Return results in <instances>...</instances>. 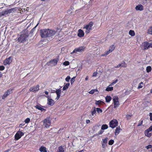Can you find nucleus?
Masks as SVG:
<instances>
[{
  "instance_id": "1",
  "label": "nucleus",
  "mask_w": 152,
  "mask_h": 152,
  "mask_svg": "<svg viewBox=\"0 0 152 152\" xmlns=\"http://www.w3.org/2000/svg\"><path fill=\"white\" fill-rule=\"evenodd\" d=\"M94 23L92 21H91L88 24L84 26L83 28L85 29V32L86 34L89 33L90 31L92 29V26Z\"/></svg>"
},
{
  "instance_id": "2",
  "label": "nucleus",
  "mask_w": 152,
  "mask_h": 152,
  "mask_svg": "<svg viewBox=\"0 0 152 152\" xmlns=\"http://www.w3.org/2000/svg\"><path fill=\"white\" fill-rule=\"evenodd\" d=\"M59 58V56H58L57 57L51 60L46 64V66H53L56 65Z\"/></svg>"
},
{
  "instance_id": "3",
  "label": "nucleus",
  "mask_w": 152,
  "mask_h": 152,
  "mask_svg": "<svg viewBox=\"0 0 152 152\" xmlns=\"http://www.w3.org/2000/svg\"><path fill=\"white\" fill-rule=\"evenodd\" d=\"M118 99V97L116 95L114 96L113 97V100L114 104V108H115L118 107L120 105Z\"/></svg>"
},
{
  "instance_id": "4",
  "label": "nucleus",
  "mask_w": 152,
  "mask_h": 152,
  "mask_svg": "<svg viewBox=\"0 0 152 152\" xmlns=\"http://www.w3.org/2000/svg\"><path fill=\"white\" fill-rule=\"evenodd\" d=\"M40 32L41 36L42 38L48 37V29L41 30Z\"/></svg>"
},
{
  "instance_id": "5",
  "label": "nucleus",
  "mask_w": 152,
  "mask_h": 152,
  "mask_svg": "<svg viewBox=\"0 0 152 152\" xmlns=\"http://www.w3.org/2000/svg\"><path fill=\"white\" fill-rule=\"evenodd\" d=\"M118 122L116 119H113L109 123L110 126L112 128H114L118 125Z\"/></svg>"
},
{
  "instance_id": "6",
  "label": "nucleus",
  "mask_w": 152,
  "mask_h": 152,
  "mask_svg": "<svg viewBox=\"0 0 152 152\" xmlns=\"http://www.w3.org/2000/svg\"><path fill=\"white\" fill-rule=\"evenodd\" d=\"M24 134V133L23 131L19 130L17 132L15 136V139L17 140H18Z\"/></svg>"
},
{
  "instance_id": "7",
  "label": "nucleus",
  "mask_w": 152,
  "mask_h": 152,
  "mask_svg": "<svg viewBox=\"0 0 152 152\" xmlns=\"http://www.w3.org/2000/svg\"><path fill=\"white\" fill-rule=\"evenodd\" d=\"M28 36L25 34H22L20 35L18 38V40L20 42H23L26 40V38Z\"/></svg>"
},
{
  "instance_id": "8",
  "label": "nucleus",
  "mask_w": 152,
  "mask_h": 152,
  "mask_svg": "<svg viewBox=\"0 0 152 152\" xmlns=\"http://www.w3.org/2000/svg\"><path fill=\"white\" fill-rule=\"evenodd\" d=\"M43 121L44 126L46 128H49L51 124V121L50 119L49 118H47L44 120Z\"/></svg>"
},
{
  "instance_id": "9",
  "label": "nucleus",
  "mask_w": 152,
  "mask_h": 152,
  "mask_svg": "<svg viewBox=\"0 0 152 152\" xmlns=\"http://www.w3.org/2000/svg\"><path fill=\"white\" fill-rule=\"evenodd\" d=\"M142 44L144 49H147L150 48H152V42L149 43L145 42Z\"/></svg>"
},
{
  "instance_id": "10",
  "label": "nucleus",
  "mask_w": 152,
  "mask_h": 152,
  "mask_svg": "<svg viewBox=\"0 0 152 152\" xmlns=\"http://www.w3.org/2000/svg\"><path fill=\"white\" fill-rule=\"evenodd\" d=\"M108 138L106 137L102 139V141L101 142L102 148L103 149H105L107 146Z\"/></svg>"
},
{
  "instance_id": "11",
  "label": "nucleus",
  "mask_w": 152,
  "mask_h": 152,
  "mask_svg": "<svg viewBox=\"0 0 152 152\" xmlns=\"http://www.w3.org/2000/svg\"><path fill=\"white\" fill-rule=\"evenodd\" d=\"M85 48V47L84 46H81L78 48H76L71 53V54L77 52H82L84 51Z\"/></svg>"
},
{
  "instance_id": "12",
  "label": "nucleus",
  "mask_w": 152,
  "mask_h": 152,
  "mask_svg": "<svg viewBox=\"0 0 152 152\" xmlns=\"http://www.w3.org/2000/svg\"><path fill=\"white\" fill-rule=\"evenodd\" d=\"M46 97L48 98L47 99V104L48 105L50 106H53L54 104V101L50 97L48 96H45Z\"/></svg>"
},
{
  "instance_id": "13",
  "label": "nucleus",
  "mask_w": 152,
  "mask_h": 152,
  "mask_svg": "<svg viewBox=\"0 0 152 152\" xmlns=\"http://www.w3.org/2000/svg\"><path fill=\"white\" fill-rule=\"evenodd\" d=\"M12 61V58L11 56L9 57L8 58H7L4 61V65L9 64Z\"/></svg>"
},
{
  "instance_id": "14",
  "label": "nucleus",
  "mask_w": 152,
  "mask_h": 152,
  "mask_svg": "<svg viewBox=\"0 0 152 152\" xmlns=\"http://www.w3.org/2000/svg\"><path fill=\"white\" fill-rule=\"evenodd\" d=\"M48 37H50L55 35L56 31L54 30L48 29Z\"/></svg>"
},
{
  "instance_id": "15",
  "label": "nucleus",
  "mask_w": 152,
  "mask_h": 152,
  "mask_svg": "<svg viewBox=\"0 0 152 152\" xmlns=\"http://www.w3.org/2000/svg\"><path fill=\"white\" fill-rule=\"evenodd\" d=\"M12 90L11 89H10L8 90L2 96V98L3 99H4L7 96L10 94L12 93Z\"/></svg>"
},
{
  "instance_id": "16",
  "label": "nucleus",
  "mask_w": 152,
  "mask_h": 152,
  "mask_svg": "<svg viewBox=\"0 0 152 152\" xmlns=\"http://www.w3.org/2000/svg\"><path fill=\"white\" fill-rule=\"evenodd\" d=\"M39 90V86L38 85L36 86L31 87L29 90L30 91L35 92L38 91Z\"/></svg>"
},
{
  "instance_id": "17",
  "label": "nucleus",
  "mask_w": 152,
  "mask_h": 152,
  "mask_svg": "<svg viewBox=\"0 0 152 152\" xmlns=\"http://www.w3.org/2000/svg\"><path fill=\"white\" fill-rule=\"evenodd\" d=\"M77 35L78 36L80 37H83L84 34L83 31L81 29H80L78 31Z\"/></svg>"
},
{
  "instance_id": "18",
  "label": "nucleus",
  "mask_w": 152,
  "mask_h": 152,
  "mask_svg": "<svg viewBox=\"0 0 152 152\" xmlns=\"http://www.w3.org/2000/svg\"><path fill=\"white\" fill-rule=\"evenodd\" d=\"M9 14L7 10L5 11H3L0 12V17L3 16H6V15Z\"/></svg>"
},
{
  "instance_id": "19",
  "label": "nucleus",
  "mask_w": 152,
  "mask_h": 152,
  "mask_svg": "<svg viewBox=\"0 0 152 152\" xmlns=\"http://www.w3.org/2000/svg\"><path fill=\"white\" fill-rule=\"evenodd\" d=\"M56 93L57 95V96L55 100H57L60 96L61 93V90L59 89L57 90L56 91Z\"/></svg>"
},
{
  "instance_id": "20",
  "label": "nucleus",
  "mask_w": 152,
  "mask_h": 152,
  "mask_svg": "<svg viewBox=\"0 0 152 152\" xmlns=\"http://www.w3.org/2000/svg\"><path fill=\"white\" fill-rule=\"evenodd\" d=\"M150 131L147 130H146L144 132L145 135L148 137H150L152 136V133L150 132Z\"/></svg>"
},
{
  "instance_id": "21",
  "label": "nucleus",
  "mask_w": 152,
  "mask_h": 152,
  "mask_svg": "<svg viewBox=\"0 0 152 152\" xmlns=\"http://www.w3.org/2000/svg\"><path fill=\"white\" fill-rule=\"evenodd\" d=\"M135 9L137 10L142 11L143 10V7L141 4H139L136 7Z\"/></svg>"
},
{
  "instance_id": "22",
  "label": "nucleus",
  "mask_w": 152,
  "mask_h": 152,
  "mask_svg": "<svg viewBox=\"0 0 152 152\" xmlns=\"http://www.w3.org/2000/svg\"><path fill=\"white\" fill-rule=\"evenodd\" d=\"M35 107L39 110H40L41 111H45V110L44 109L42 106L40 105H37L35 106Z\"/></svg>"
},
{
  "instance_id": "23",
  "label": "nucleus",
  "mask_w": 152,
  "mask_h": 152,
  "mask_svg": "<svg viewBox=\"0 0 152 152\" xmlns=\"http://www.w3.org/2000/svg\"><path fill=\"white\" fill-rule=\"evenodd\" d=\"M39 150L41 152H47L46 148L44 146H41Z\"/></svg>"
},
{
  "instance_id": "24",
  "label": "nucleus",
  "mask_w": 152,
  "mask_h": 152,
  "mask_svg": "<svg viewBox=\"0 0 152 152\" xmlns=\"http://www.w3.org/2000/svg\"><path fill=\"white\" fill-rule=\"evenodd\" d=\"M121 128L119 126L116 127L115 132V135H118L119 133Z\"/></svg>"
},
{
  "instance_id": "25",
  "label": "nucleus",
  "mask_w": 152,
  "mask_h": 152,
  "mask_svg": "<svg viewBox=\"0 0 152 152\" xmlns=\"http://www.w3.org/2000/svg\"><path fill=\"white\" fill-rule=\"evenodd\" d=\"M105 99L106 101L107 102H110L112 99V98L111 96H106Z\"/></svg>"
},
{
  "instance_id": "26",
  "label": "nucleus",
  "mask_w": 152,
  "mask_h": 152,
  "mask_svg": "<svg viewBox=\"0 0 152 152\" xmlns=\"http://www.w3.org/2000/svg\"><path fill=\"white\" fill-rule=\"evenodd\" d=\"M57 152H64V148L61 146H59L58 148Z\"/></svg>"
},
{
  "instance_id": "27",
  "label": "nucleus",
  "mask_w": 152,
  "mask_h": 152,
  "mask_svg": "<svg viewBox=\"0 0 152 152\" xmlns=\"http://www.w3.org/2000/svg\"><path fill=\"white\" fill-rule=\"evenodd\" d=\"M98 92V93L99 92V91L97 89H92L91 90L89 91L88 93L89 94H93L95 92Z\"/></svg>"
},
{
  "instance_id": "28",
  "label": "nucleus",
  "mask_w": 152,
  "mask_h": 152,
  "mask_svg": "<svg viewBox=\"0 0 152 152\" xmlns=\"http://www.w3.org/2000/svg\"><path fill=\"white\" fill-rule=\"evenodd\" d=\"M9 14L10 13H12L13 12H14L16 11L15 8H12L10 9H7Z\"/></svg>"
},
{
  "instance_id": "29",
  "label": "nucleus",
  "mask_w": 152,
  "mask_h": 152,
  "mask_svg": "<svg viewBox=\"0 0 152 152\" xmlns=\"http://www.w3.org/2000/svg\"><path fill=\"white\" fill-rule=\"evenodd\" d=\"M69 85V83H66L64 86L63 88V91H64L67 89L68 88Z\"/></svg>"
},
{
  "instance_id": "30",
  "label": "nucleus",
  "mask_w": 152,
  "mask_h": 152,
  "mask_svg": "<svg viewBox=\"0 0 152 152\" xmlns=\"http://www.w3.org/2000/svg\"><path fill=\"white\" fill-rule=\"evenodd\" d=\"M115 46L114 45H113L110 46L109 50V52H110V53L112 52L115 49Z\"/></svg>"
},
{
  "instance_id": "31",
  "label": "nucleus",
  "mask_w": 152,
  "mask_h": 152,
  "mask_svg": "<svg viewBox=\"0 0 152 152\" xmlns=\"http://www.w3.org/2000/svg\"><path fill=\"white\" fill-rule=\"evenodd\" d=\"M110 85L105 90L107 91H111L113 90V87H110Z\"/></svg>"
},
{
  "instance_id": "32",
  "label": "nucleus",
  "mask_w": 152,
  "mask_h": 152,
  "mask_svg": "<svg viewBox=\"0 0 152 152\" xmlns=\"http://www.w3.org/2000/svg\"><path fill=\"white\" fill-rule=\"evenodd\" d=\"M144 84L142 82H141L139 84V85L138 86L137 88L138 89H140L142 88L143 86H144Z\"/></svg>"
},
{
  "instance_id": "33",
  "label": "nucleus",
  "mask_w": 152,
  "mask_h": 152,
  "mask_svg": "<svg viewBox=\"0 0 152 152\" xmlns=\"http://www.w3.org/2000/svg\"><path fill=\"white\" fill-rule=\"evenodd\" d=\"M129 34L132 36H134L135 35V34L134 31L130 30L129 32Z\"/></svg>"
},
{
  "instance_id": "34",
  "label": "nucleus",
  "mask_w": 152,
  "mask_h": 152,
  "mask_svg": "<svg viewBox=\"0 0 152 152\" xmlns=\"http://www.w3.org/2000/svg\"><path fill=\"white\" fill-rule=\"evenodd\" d=\"M126 66V64L125 63L124 61H122V62L118 66Z\"/></svg>"
},
{
  "instance_id": "35",
  "label": "nucleus",
  "mask_w": 152,
  "mask_h": 152,
  "mask_svg": "<svg viewBox=\"0 0 152 152\" xmlns=\"http://www.w3.org/2000/svg\"><path fill=\"white\" fill-rule=\"evenodd\" d=\"M108 128V126L106 124L103 125L101 127V129L102 130Z\"/></svg>"
},
{
  "instance_id": "36",
  "label": "nucleus",
  "mask_w": 152,
  "mask_h": 152,
  "mask_svg": "<svg viewBox=\"0 0 152 152\" xmlns=\"http://www.w3.org/2000/svg\"><path fill=\"white\" fill-rule=\"evenodd\" d=\"M102 103H104V102L102 101L99 100L96 101L95 104L96 105H99L102 104Z\"/></svg>"
},
{
  "instance_id": "37",
  "label": "nucleus",
  "mask_w": 152,
  "mask_h": 152,
  "mask_svg": "<svg viewBox=\"0 0 152 152\" xmlns=\"http://www.w3.org/2000/svg\"><path fill=\"white\" fill-rule=\"evenodd\" d=\"M91 115L92 116H95L96 113V108H94V110H93L91 111Z\"/></svg>"
},
{
  "instance_id": "38",
  "label": "nucleus",
  "mask_w": 152,
  "mask_h": 152,
  "mask_svg": "<svg viewBox=\"0 0 152 152\" xmlns=\"http://www.w3.org/2000/svg\"><path fill=\"white\" fill-rule=\"evenodd\" d=\"M96 110L98 113H100L102 112V110L99 108H96Z\"/></svg>"
},
{
  "instance_id": "39",
  "label": "nucleus",
  "mask_w": 152,
  "mask_h": 152,
  "mask_svg": "<svg viewBox=\"0 0 152 152\" xmlns=\"http://www.w3.org/2000/svg\"><path fill=\"white\" fill-rule=\"evenodd\" d=\"M148 32L149 34H152V26L148 30Z\"/></svg>"
},
{
  "instance_id": "40",
  "label": "nucleus",
  "mask_w": 152,
  "mask_h": 152,
  "mask_svg": "<svg viewBox=\"0 0 152 152\" xmlns=\"http://www.w3.org/2000/svg\"><path fill=\"white\" fill-rule=\"evenodd\" d=\"M110 52H109V50L105 52L103 54L102 56H106L108 54H109Z\"/></svg>"
},
{
  "instance_id": "41",
  "label": "nucleus",
  "mask_w": 152,
  "mask_h": 152,
  "mask_svg": "<svg viewBox=\"0 0 152 152\" xmlns=\"http://www.w3.org/2000/svg\"><path fill=\"white\" fill-rule=\"evenodd\" d=\"M114 140H111L109 141L108 143L109 145H112L114 143Z\"/></svg>"
},
{
  "instance_id": "42",
  "label": "nucleus",
  "mask_w": 152,
  "mask_h": 152,
  "mask_svg": "<svg viewBox=\"0 0 152 152\" xmlns=\"http://www.w3.org/2000/svg\"><path fill=\"white\" fill-rule=\"evenodd\" d=\"M118 79H116L115 80L113 81L110 85V86H113L114 84L118 82Z\"/></svg>"
},
{
  "instance_id": "43",
  "label": "nucleus",
  "mask_w": 152,
  "mask_h": 152,
  "mask_svg": "<svg viewBox=\"0 0 152 152\" xmlns=\"http://www.w3.org/2000/svg\"><path fill=\"white\" fill-rule=\"evenodd\" d=\"M151 67H146V70L147 72H149L151 70Z\"/></svg>"
},
{
  "instance_id": "44",
  "label": "nucleus",
  "mask_w": 152,
  "mask_h": 152,
  "mask_svg": "<svg viewBox=\"0 0 152 152\" xmlns=\"http://www.w3.org/2000/svg\"><path fill=\"white\" fill-rule=\"evenodd\" d=\"M69 64V62L68 61H65L63 63V65L65 66L68 65Z\"/></svg>"
},
{
  "instance_id": "45",
  "label": "nucleus",
  "mask_w": 152,
  "mask_h": 152,
  "mask_svg": "<svg viewBox=\"0 0 152 152\" xmlns=\"http://www.w3.org/2000/svg\"><path fill=\"white\" fill-rule=\"evenodd\" d=\"M30 119L29 118H26L24 121L26 123H28L30 121Z\"/></svg>"
},
{
  "instance_id": "46",
  "label": "nucleus",
  "mask_w": 152,
  "mask_h": 152,
  "mask_svg": "<svg viewBox=\"0 0 152 152\" xmlns=\"http://www.w3.org/2000/svg\"><path fill=\"white\" fill-rule=\"evenodd\" d=\"M75 77H74L72 78V79L71 80V84H72V83H73L75 80Z\"/></svg>"
},
{
  "instance_id": "47",
  "label": "nucleus",
  "mask_w": 152,
  "mask_h": 152,
  "mask_svg": "<svg viewBox=\"0 0 152 152\" xmlns=\"http://www.w3.org/2000/svg\"><path fill=\"white\" fill-rule=\"evenodd\" d=\"M152 148V145H148V146H147L145 147V148H146L147 149H149L150 148Z\"/></svg>"
},
{
  "instance_id": "48",
  "label": "nucleus",
  "mask_w": 152,
  "mask_h": 152,
  "mask_svg": "<svg viewBox=\"0 0 152 152\" xmlns=\"http://www.w3.org/2000/svg\"><path fill=\"white\" fill-rule=\"evenodd\" d=\"M70 79V77L69 76H68L66 78L65 80L67 82H69V80Z\"/></svg>"
},
{
  "instance_id": "49",
  "label": "nucleus",
  "mask_w": 152,
  "mask_h": 152,
  "mask_svg": "<svg viewBox=\"0 0 152 152\" xmlns=\"http://www.w3.org/2000/svg\"><path fill=\"white\" fill-rule=\"evenodd\" d=\"M142 122H143L142 120L140 121L138 123V124L137 126H139L141 125L142 123Z\"/></svg>"
},
{
  "instance_id": "50",
  "label": "nucleus",
  "mask_w": 152,
  "mask_h": 152,
  "mask_svg": "<svg viewBox=\"0 0 152 152\" xmlns=\"http://www.w3.org/2000/svg\"><path fill=\"white\" fill-rule=\"evenodd\" d=\"M131 115H126V118L127 119H129L131 117Z\"/></svg>"
},
{
  "instance_id": "51",
  "label": "nucleus",
  "mask_w": 152,
  "mask_h": 152,
  "mask_svg": "<svg viewBox=\"0 0 152 152\" xmlns=\"http://www.w3.org/2000/svg\"><path fill=\"white\" fill-rule=\"evenodd\" d=\"M149 116L150 117V120L152 121V113H150L149 114Z\"/></svg>"
},
{
  "instance_id": "52",
  "label": "nucleus",
  "mask_w": 152,
  "mask_h": 152,
  "mask_svg": "<svg viewBox=\"0 0 152 152\" xmlns=\"http://www.w3.org/2000/svg\"><path fill=\"white\" fill-rule=\"evenodd\" d=\"M103 132V131L102 130H101L100 131H99L98 132V134H101Z\"/></svg>"
},
{
  "instance_id": "53",
  "label": "nucleus",
  "mask_w": 152,
  "mask_h": 152,
  "mask_svg": "<svg viewBox=\"0 0 152 152\" xmlns=\"http://www.w3.org/2000/svg\"><path fill=\"white\" fill-rule=\"evenodd\" d=\"M96 75H97V73L96 72H94L93 74V77H95L96 76Z\"/></svg>"
},
{
  "instance_id": "54",
  "label": "nucleus",
  "mask_w": 152,
  "mask_h": 152,
  "mask_svg": "<svg viewBox=\"0 0 152 152\" xmlns=\"http://www.w3.org/2000/svg\"><path fill=\"white\" fill-rule=\"evenodd\" d=\"M4 69V67H0V70H3Z\"/></svg>"
},
{
  "instance_id": "55",
  "label": "nucleus",
  "mask_w": 152,
  "mask_h": 152,
  "mask_svg": "<svg viewBox=\"0 0 152 152\" xmlns=\"http://www.w3.org/2000/svg\"><path fill=\"white\" fill-rule=\"evenodd\" d=\"M86 122L87 124H89L90 123V121L89 120H87L86 121Z\"/></svg>"
},
{
  "instance_id": "56",
  "label": "nucleus",
  "mask_w": 152,
  "mask_h": 152,
  "mask_svg": "<svg viewBox=\"0 0 152 152\" xmlns=\"http://www.w3.org/2000/svg\"><path fill=\"white\" fill-rule=\"evenodd\" d=\"M45 94H46V95H48L49 93L47 91H45Z\"/></svg>"
},
{
  "instance_id": "57",
  "label": "nucleus",
  "mask_w": 152,
  "mask_h": 152,
  "mask_svg": "<svg viewBox=\"0 0 152 152\" xmlns=\"http://www.w3.org/2000/svg\"><path fill=\"white\" fill-rule=\"evenodd\" d=\"M24 125H22V124H20L19 126V127H22V126H23Z\"/></svg>"
},
{
  "instance_id": "58",
  "label": "nucleus",
  "mask_w": 152,
  "mask_h": 152,
  "mask_svg": "<svg viewBox=\"0 0 152 152\" xmlns=\"http://www.w3.org/2000/svg\"><path fill=\"white\" fill-rule=\"evenodd\" d=\"M88 76H87L86 78H85V80H88Z\"/></svg>"
},
{
  "instance_id": "59",
  "label": "nucleus",
  "mask_w": 152,
  "mask_h": 152,
  "mask_svg": "<svg viewBox=\"0 0 152 152\" xmlns=\"http://www.w3.org/2000/svg\"><path fill=\"white\" fill-rule=\"evenodd\" d=\"M37 24L33 28V29H35L36 27L37 26Z\"/></svg>"
},
{
  "instance_id": "60",
  "label": "nucleus",
  "mask_w": 152,
  "mask_h": 152,
  "mask_svg": "<svg viewBox=\"0 0 152 152\" xmlns=\"http://www.w3.org/2000/svg\"><path fill=\"white\" fill-rule=\"evenodd\" d=\"M150 93H152V88L151 89L150 91Z\"/></svg>"
},
{
  "instance_id": "61",
  "label": "nucleus",
  "mask_w": 152,
  "mask_h": 152,
  "mask_svg": "<svg viewBox=\"0 0 152 152\" xmlns=\"http://www.w3.org/2000/svg\"><path fill=\"white\" fill-rule=\"evenodd\" d=\"M82 151H78V152H82Z\"/></svg>"
},
{
  "instance_id": "62",
  "label": "nucleus",
  "mask_w": 152,
  "mask_h": 152,
  "mask_svg": "<svg viewBox=\"0 0 152 152\" xmlns=\"http://www.w3.org/2000/svg\"><path fill=\"white\" fill-rule=\"evenodd\" d=\"M41 1H45V0H41Z\"/></svg>"
},
{
  "instance_id": "63",
  "label": "nucleus",
  "mask_w": 152,
  "mask_h": 152,
  "mask_svg": "<svg viewBox=\"0 0 152 152\" xmlns=\"http://www.w3.org/2000/svg\"><path fill=\"white\" fill-rule=\"evenodd\" d=\"M0 66L2 67V66Z\"/></svg>"
}]
</instances>
